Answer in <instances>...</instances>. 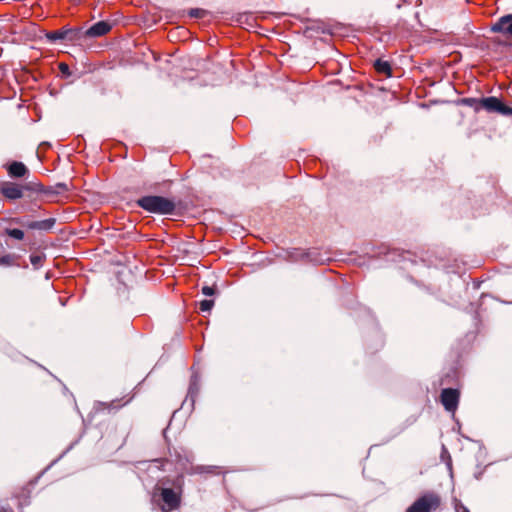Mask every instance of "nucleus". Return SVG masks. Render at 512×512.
<instances>
[{
  "label": "nucleus",
  "instance_id": "nucleus-1",
  "mask_svg": "<svg viewBox=\"0 0 512 512\" xmlns=\"http://www.w3.org/2000/svg\"><path fill=\"white\" fill-rule=\"evenodd\" d=\"M136 204L140 208L156 214H172L175 210V203L162 196H144L138 199Z\"/></svg>",
  "mask_w": 512,
  "mask_h": 512
},
{
  "label": "nucleus",
  "instance_id": "nucleus-2",
  "mask_svg": "<svg viewBox=\"0 0 512 512\" xmlns=\"http://www.w3.org/2000/svg\"><path fill=\"white\" fill-rule=\"evenodd\" d=\"M441 506V497L435 492H426L419 496L406 512H435Z\"/></svg>",
  "mask_w": 512,
  "mask_h": 512
},
{
  "label": "nucleus",
  "instance_id": "nucleus-3",
  "mask_svg": "<svg viewBox=\"0 0 512 512\" xmlns=\"http://www.w3.org/2000/svg\"><path fill=\"white\" fill-rule=\"evenodd\" d=\"M480 108H483L489 112H499L504 115L512 114V108L504 105L496 97H486L479 99Z\"/></svg>",
  "mask_w": 512,
  "mask_h": 512
},
{
  "label": "nucleus",
  "instance_id": "nucleus-4",
  "mask_svg": "<svg viewBox=\"0 0 512 512\" xmlns=\"http://www.w3.org/2000/svg\"><path fill=\"white\" fill-rule=\"evenodd\" d=\"M459 397V391L452 388L443 389L440 395L441 403L449 412H454L457 409Z\"/></svg>",
  "mask_w": 512,
  "mask_h": 512
},
{
  "label": "nucleus",
  "instance_id": "nucleus-5",
  "mask_svg": "<svg viewBox=\"0 0 512 512\" xmlns=\"http://www.w3.org/2000/svg\"><path fill=\"white\" fill-rule=\"evenodd\" d=\"M161 498L164 502L162 506L164 512L175 510L180 505V495L171 488L161 489Z\"/></svg>",
  "mask_w": 512,
  "mask_h": 512
},
{
  "label": "nucleus",
  "instance_id": "nucleus-6",
  "mask_svg": "<svg viewBox=\"0 0 512 512\" xmlns=\"http://www.w3.org/2000/svg\"><path fill=\"white\" fill-rule=\"evenodd\" d=\"M79 30L63 27L59 30L50 31L46 34V37L51 42H56L58 40H69L73 41L78 37Z\"/></svg>",
  "mask_w": 512,
  "mask_h": 512
},
{
  "label": "nucleus",
  "instance_id": "nucleus-7",
  "mask_svg": "<svg viewBox=\"0 0 512 512\" xmlns=\"http://www.w3.org/2000/svg\"><path fill=\"white\" fill-rule=\"evenodd\" d=\"M0 191L4 197L11 200L20 199L23 196V187L14 182L2 183Z\"/></svg>",
  "mask_w": 512,
  "mask_h": 512
},
{
  "label": "nucleus",
  "instance_id": "nucleus-8",
  "mask_svg": "<svg viewBox=\"0 0 512 512\" xmlns=\"http://www.w3.org/2000/svg\"><path fill=\"white\" fill-rule=\"evenodd\" d=\"M492 31L512 36V14L499 18V20L492 26Z\"/></svg>",
  "mask_w": 512,
  "mask_h": 512
},
{
  "label": "nucleus",
  "instance_id": "nucleus-9",
  "mask_svg": "<svg viewBox=\"0 0 512 512\" xmlns=\"http://www.w3.org/2000/svg\"><path fill=\"white\" fill-rule=\"evenodd\" d=\"M111 28L112 26L109 22L99 21L87 29L85 35L88 37H100L106 35Z\"/></svg>",
  "mask_w": 512,
  "mask_h": 512
},
{
  "label": "nucleus",
  "instance_id": "nucleus-10",
  "mask_svg": "<svg viewBox=\"0 0 512 512\" xmlns=\"http://www.w3.org/2000/svg\"><path fill=\"white\" fill-rule=\"evenodd\" d=\"M8 173L11 177L20 178L27 174L28 170L22 162L14 161L8 168Z\"/></svg>",
  "mask_w": 512,
  "mask_h": 512
},
{
  "label": "nucleus",
  "instance_id": "nucleus-11",
  "mask_svg": "<svg viewBox=\"0 0 512 512\" xmlns=\"http://www.w3.org/2000/svg\"><path fill=\"white\" fill-rule=\"evenodd\" d=\"M374 68L378 73L383 74L387 77H390L392 74L391 65L387 61L377 59L374 63Z\"/></svg>",
  "mask_w": 512,
  "mask_h": 512
},
{
  "label": "nucleus",
  "instance_id": "nucleus-12",
  "mask_svg": "<svg viewBox=\"0 0 512 512\" xmlns=\"http://www.w3.org/2000/svg\"><path fill=\"white\" fill-rule=\"evenodd\" d=\"M54 224H55V219L50 218V219H46L43 221L32 222L28 225V227L31 229L48 230V229L52 228Z\"/></svg>",
  "mask_w": 512,
  "mask_h": 512
},
{
  "label": "nucleus",
  "instance_id": "nucleus-13",
  "mask_svg": "<svg viewBox=\"0 0 512 512\" xmlns=\"http://www.w3.org/2000/svg\"><path fill=\"white\" fill-rule=\"evenodd\" d=\"M6 234L14 239L22 240L24 238V232L20 229H6Z\"/></svg>",
  "mask_w": 512,
  "mask_h": 512
},
{
  "label": "nucleus",
  "instance_id": "nucleus-14",
  "mask_svg": "<svg viewBox=\"0 0 512 512\" xmlns=\"http://www.w3.org/2000/svg\"><path fill=\"white\" fill-rule=\"evenodd\" d=\"M214 305L213 300H202L199 302V309L201 312H210Z\"/></svg>",
  "mask_w": 512,
  "mask_h": 512
},
{
  "label": "nucleus",
  "instance_id": "nucleus-15",
  "mask_svg": "<svg viewBox=\"0 0 512 512\" xmlns=\"http://www.w3.org/2000/svg\"><path fill=\"white\" fill-rule=\"evenodd\" d=\"M15 263V257L11 254H6L0 257V266H11Z\"/></svg>",
  "mask_w": 512,
  "mask_h": 512
},
{
  "label": "nucleus",
  "instance_id": "nucleus-16",
  "mask_svg": "<svg viewBox=\"0 0 512 512\" xmlns=\"http://www.w3.org/2000/svg\"><path fill=\"white\" fill-rule=\"evenodd\" d=\"M463 101H464L467 105H469V106H474V107H475V110H479V108H480L479 100H477V99H474V98H467V99H464Z\"/></svg>",
  "mask_w": 512,
  "mask_h": 512
},
{
  "label": "nucleus",
  "instance_id": "nucleus-17",
  "mask_svg": "<svg viewBox=\"0 0 512 512\" xmlns=\"http://www.w3.org/2000/svg\"><path fill=\"white\" fill-rule=\"evenodd\" d=\"M205 11L202 9H192L190 11V16L195 18H202L204 17Z\"/></svg>",
  "mask_w": 512,
  "mask_h": 512
},
{
  "label": "nucleus",
  "instance_id": "nucleus-18",
  "mask_svg": "<svg viewBox=\"0 0 512 512\" xmlns=\"http://www.w3.org/2000/svg\"><path fill=\"white\" fill-rule=\"evenodd\" d=\"M202 293L206 296H213L215 294V288L211 286L202 287Z\"/></svg>",
  "mask_w": 512,
  "mask_h": 512
},
{
  "label": "nucleus",
  "instance_id": "nucleus-19",
  "mask_svg": "<svg viewBox=\"0 0 512 512\" xmlns=\"http://www.w3.org/2000/svg\"><path fill=\"white\" fill-rule=\"evenodd\" d=\"M59 70L64 75H70L69 66L66 63H60L59 64Z\"/></svg>",
  "mask_w": 512,
  "mask_h": 512
},
{
  "label": "nucleus",
  "instance_id": "nucleus-20",
  "mask_svg": "<svg viewBox=\"0 0 512 512\" xmlns=\"http://www.w3.org/2000/svg\"><path fill=\"white\" fill-rule=\"evenodd\" d=\"M455 511L456 512H470L469 509L466 506H464L462 503L456 504Z\"/></svg>",
  "mask_w": 512,
  "mask_h": 512
},
{
  "label": "nucleus",
  "instance_id": "nucleus-21",
  "mask_svg": "<svg viewBox=\"0 0 512 512\" xmlns=\"http://www.w3.org/2000/svg\"><path fill=\"white\" fill-rule=\"evenodd\" d=\"M31 262H33V263H34V262H37V259H33V258H32V259H31Z\"/></svg>",
  "mask_w": 512,
  "mask_h": 512
},
{
  "label": "nucleus",
  "instance_id": "nucleus-22",
  "mask_svg": "<svg viewBox=\"0 0 512 512\" xmlns=\"http://www.w3.org/2000/svg\"><path fill=\"white\" fill-rule=\"evenodd\" d=\"M31 262H33V263H34V262H37V259H33V258H32V259H31Z\"/></svg>",
  "mask_w": 512,
  "mask_h": 512
}]
</instances>
